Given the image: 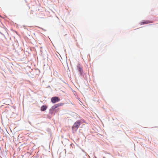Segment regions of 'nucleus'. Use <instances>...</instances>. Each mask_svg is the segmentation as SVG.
<instances>
[{"mask_svg":"<svg viewBox=\"0 0 158 158\" xmlns=\"http://www.w3.org/2000/svg\"><path fill=\"white\" fill-rule=\"evenodd\" d=\"M81 125V121L80 120H78L75 122L72 127V129L73 133H75L79 128Z\"/></svg>","mask_w":158,"mask_h":158,"instance_id":"f257e3e1","label":"nucleus"},{"mask_svg":"<svg viewBox=\"0 0 158 158\" xmlns=\"http://www.w3.org/2000/svg\"><path fill=\"white\" fill-rule=\"evenodd\" d=\"M51 101L52 103H55L59 101L60 99L57 97H54L52 98Z\"/></svg>","mask_w":158,"mask_h":158,"instance_id":"f03ea898","label":"nucleus"},{"mask_svg":"<svg viewBox=\"0 0 158 158\" xmlns=\"http://www.w3.org/2000/svg\"><path fill=\"white\" fill-rule=\"evenodd\" d=\"M152 23V22H151L149 20H145L143 21L140 22V24L141 25H143V24H148L149 23Z\"/></svg>","mask_w":158,"mask_h":158,"instance_id":"7ed1b4c3","label":"nucleus"},{"mask_svg":"<svg viewBox=\"0 0 158 158\" xmlns=\"http://www.w3.org/2000/svg\"><path fill=\"white\" fill-rule=\"evenodd\" d=\"M62 104L60 103H59L58 104L55 105L52 108L54 109H55L56 108H57L58 106H61Z\"/></svg>","mask_w":158,"mask_h":158,"instance_id":"20e7f679","label":"nucleus"},{"mask_svg":"<svg viewBox=\"0 0 158 158\" xmlns=\"http://www.w3.org/2000/svg\"><path fill=\"white\" fill-rule=\"evenodd\" d=\"M47 107L46 106H43L41 108V110L42 111H44L46 110Z\"/></svg>","mask_w":158,"mask_h":158,"instance_id":"39448f33","label":"nucleus"},{"mask_svg":"<svg viewBox=\"0 0 158 158\" xmlns=\"http://www.w3.org/2000/svg\"><path fill=\"white\" fill-rule=\"evenodd\" d=\"M77 68L80 73L81 74L82 72H83V70L82 69V68L80 67V65H79L77 66Z\"/></svg>","mask_w":158,"mask_h":158,"instance_id":"423d86ee","label":"nucleus"},{"mask_svg":"<svg viewBox=\"0 0 158 158\" xmlns=\"http://www.w3.org/2000/svg\"><path fill=\"white\" fill-rule=\"evenodd\" d=\"M0 17H1V16L0 15Z\"/></svg>","mask_w":158,"mask_h":158,"instance_id":"0eeeda50","label":"nucleus"}]
</instances>
